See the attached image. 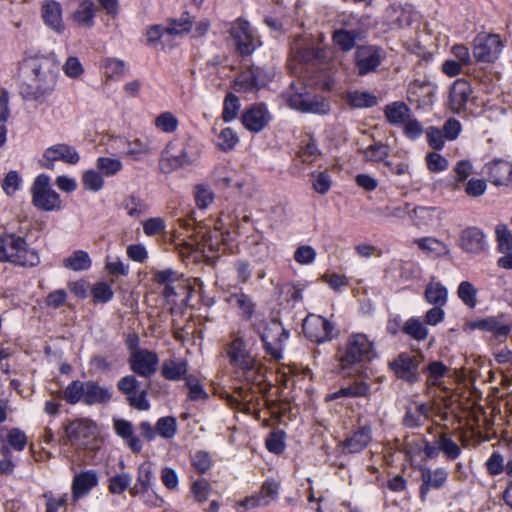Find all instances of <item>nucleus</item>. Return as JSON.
I'll return each mask as SVG.
<instances>
[{"instance_id":"nucleus-1","label":"nucleus","mask_w":512,"mask_h":512,"mask_svg":"<svg viewBox=\"0 0 512 512\" xmlns=\"http://www.w3.org/2000/svg\"><path fill=\"white\" fill-rule=\"evenodd\" d=\"M32 73L20 93L27 101L43 103L55 90L59 77V62L54 54L37 55L28 60Z\"/></svg>"},{"instance_id":"nucleus-2","label":"nucleus","mask_w":512,"mask_h":512,"mask_svg":"<svg viewBox=\"0 0 512 512\" xmlns=\"http://www.w3.org/2000/svg\"><path fill=\"white\" fill-rule=\"evenodd\" d=\"M376 357L374 343L363 333L351 334L338 350V373L343 377H368L366 364Z\"/></svg>"},{"instance_id":"nucleus-3","label":"nucleus","mask_w":512,"mask_h":512,"mask_svg":"<svg viewBox=\"0 0 512 512\" xmlns=\"http://www.w3.org/2000/svg\"><path fill=\"white\" fill-rule=\"evenodd\" d=\"M229 363L235 377L247 384L261 387L266 382V369L247 349L245 340L235 337L227 347Z\"/></svg>"},{"instance_id":"nucleus-4","label":"nucleus","mask_w":512,"mask_h":512,"mask_svg":"<svg viewBox=\"0 0 512 512\" xmlns=\"http://www.w3.org/2000/svg\"><path fill=\"white\" fill-rule=\"evenodd\" d=\"M201 155V147L193 137L171 140L162 151L159 167L165 174L193 166Z\"/></svg>"},{"instance_id":"nucleus-5","label":"nucleus","mask_w":512,"mask_h":512,"mask_svg":"<svg viewBox=\"0 0 512 512\" xmlns=\"http://www.w3.org/2000/svg\"><path fill=\"white\" fill-rule=\"evenodd\" d=\"M0 262H9L21 267H34L40 263L37 251L26 240L14 233L0 236Z\"/></svg>"},{"instance_id":"nucleus-6","label":"nucleus","mask_w":512,"mask_h":512,"mask_svg":"<svg viewBox=\"0 0 512 512\" xmlns=\"http://www.w3.org/2000/svg\"><path fill=\"white\" fill-rule=\"evenodd\" d=\"M281 97L291 109L302 113L324 115L329 112V104L311 93L302 82H292Z\"/></svg>"},{"instance_id":"nucleus-7","label":"nucleus","mask_w":512,"mask_h":512,"mask_svg":"<svg viewBox=\"0 0 512 512\" xmlns=\"http://www.w3.org/2000/svg\"><path fill=\"white\" fill-rule=\"evenodd\" d=\"M229 34L237 52L241 56H249L261 46L260 36L257 31L247 20L241 17L231 22Z\"/></svg>"},{"instance_id":"nucleus-8","label":"nucleus","mask_w":512,"mask_h":512,"mask_svg":"<svg viewBox=\"0 0 512 512\" xmlns=\"http://www.w3.org/2000/svg\"><path fill=\"white\" fill-rule=\"evenodd\" d=\"M257 332L263 342L266 353L274 360H280L283 356L284 342L287 341L289 332L275 319L259 324Z\"/></svg>"},{"instance_id":"nucleus-9","label":"nucleus","mask_w":512,"mask_h":512,"mask_svg":"<svg viewBox=\"0 0 512 512\" xmlns=\"http://www.w3.org/2000/svg\"><path fill=\"white\" fill-rule=\"evenodd\" d=\"M32 204L39 210L51 212L59 211L62 207L59 194L50 186V177L46 174L38 175L31 187Z\"/></svg>"},{"instance_id":"nucleus-10","label":"nucleus","mask_w":512,"mask_h":512,"mask_svg":"<svg viewBox=\"0 0 512 512\" xmlns=\"http://www.w3.org/2000/svg\"><path fill=\"white\" fill-rule=\"evenodd\" d=\"M423 359L424 356L421 353L411 355L408 352H401L393 361L388 363V367L397 379L409 385H414L421 380L419 366Z\"/></svg>"},{"instance_id":"nucleus-11","label":"nucleus","mask_w":512,"mask_h":512,"mask_svg":"<svg viewBox=\"0 0 512 512\" xmlns=\"http://www.w3.org/2000/svg\"><path fill=\"white\" fill-rule=\"evenodd\" d=\"M274 77V71L259 66H252L241 72L235 79L234 89L237 92L253 93L265 87Z\"/></svg>"},{"instance_id":"nucleus-12","label":"nucleus","mask_w":512,"mask_h":512,"mask_svg":"<svg viewBox=\"0 0 512 512\" xmlns=\"http://www.w3.org/2000/svg\"><path fill=\"white\" fill-rule=\"evenodd\" d=\"M474 100L471 83L465 78L456 79L449 89L447 106L453 114L468 117V104Z\"/></svg>"},{"instance_id":"nucleus-13","label":"nucleus","mask_w":512,"mask_h":512,"mask_svg":"<svg viewBox=\"0 0 512 512\" xmlns=\"http://www.w3.org/2000/svg\"><path fill=\"white\" fill-rule=\"evenodd\" d=\"M503 43L498 34L479 33L473 40V56L477 62L492 63L501 53Z\"/></svg>"},{"instance_id":"nucleus-14","label":"nucleus","mask_w":512,"mask_h":512,"mask_svg":"<svg viewBox=\"0 0 512 512\" xmlns=\"http://www.w3.org/2000/svg\"><path fill=\"white\" fill-rule=\"evenodd\" d=\"M423 452L428 459L436 458L442 453L447 460L454 461L461 455L462 450L449 433L442 432L434 441L423 440Z\"/></svg>"},{"instance_id":"nucleus-15","label":"nucleus","mask_w":512,"mask_h":512,"mask_svg":"<svg viewBox=\"0 0 512 512\" xmlns=\"http://www.w3.org/2000/svg\"><path fill=\"white\" fill-rule=\"evenodd\" d=\"M334 324L320 315L310 314L303 321L305 336L314 343H325L334 338Z\"/></svg>"},{"instance_id":"nucleus-16","label":"nucleus","mask_w":512,"mask_h":512,"mask_svg":"<svg viewBox=\"0 0 512 512\" xmlns=\"http://www.w3.org/2000/svg\"><path fill=\"white\" fill-rule=\"evenodd\" d=\"M65 435L71 445L87 448L95 439L96 425L89 419H76L66 425Z\"/></svg>"},{"instance_id":"nucleus-17","label":"nucleus","mask_w":512,"mask_h":512,"mask_svg":"<svg viewBox=\"0 0 512 512\" xmlns=\"http://www.w3.org/2000/svg\"><path fill=\"white\" fill-rule=\"evenodd\" d=\"M459 247L464 253L477 256L487 252L489 245L481 228L468 226L460 233Z\"/></svg>"},{"instance_id":"nucleus-18","label":"nucleus","mask_w":512,"mask_h":512,"mask_svg":"<svg viewBox=\"0 0 512 512\" xmlns=\"http://www.w3.org/2000/svg\"><path fill=\"white\" fill-rule=\"evenodd\" d=\"M482 172L494 186L511 187L512 185V162L506 159H492L483 166Z\"/></svg>"},{"instance_id":"nucleus-19","label":"nucleus","mask_w":512,"mask_h":512,"mask_svg":"<svg viewBox=\"0 0 512 512\" xmlns=\"http://www.w3.org/2000/svg\"><path fill=\"white\" fill-rule=\"evenodd\" d=\"M159 364V357L156 352L148 349H137L130 354V369L141 377H150L156 371Z\"/></svg>"},{"instance_id":"nucleus-20","label":"nucleus","mask_w":512,"mask_h":512,"mask_svg":"<svg viewBox=\"0 0 512 512\" xmlns=\"http://www.w3.org/2000/svg\"><path fill=\"white\" fill-rule=\"evenodd\" d=\"M79 160L80 155L74 147L67 143H57L44 150L42 155V166L47 169H52L54 162L56 161L75 165Z\"/></svg>"},{"instance_id":"nucleus-21","label":"nucleus","mask_w":512,"mask_h":512,"mask_svg":"<svg viewBox=\"0 0 512 512\" xmlns=\"http://www.w3.org/2000/svg\"><path fill=\"white\" fill-rule=\"evenodd\" d=\"M271 120L272 116L264 103L252 104L241 115L243 126L253 133L262 131Z\"/></svg>"},{"instance_id":"nucleus-22","label":"nucleus","mask_w":512,"mask_h":512,"mask_svg":"<svg viewBox=\"0 0 512 512\" xmlns=\"http://www.w3.org/2000/svg\"><path fill=\"white\" fill-rule=\"evenodd\" d=\"M99 484L98 472L94 469L76 472L71 483V497L73 502L86 497Z\"/></svg>"},{"instance_id":"nucleus-23","label":"nucleus","mask_w":512,"mask_h":512,"mask_svg":"<svg viewBox=\"0 0 512 512\" xmlns=\"http://www.w3.org/2000/svg\"><path fill=\"white\" fill-rule=\"evenodd\" d=\"M291 55L297 61L305 64H316L324 62L327 58V51L325 48H315L308 45L301 36H298L291 43Z\"/></svg>"},{"instance_id":"nucleus-24","label":"nucleus","mask_w":512,"mask_h":512,"mask_svg":"<svg viewBox=\"0 0 512 512\" xmlns=\"http://www.w3.org/2000/svg\"><path fill=\"white\" fill-rule=\"evenodd\" d=\"M436 96L435 86L429 81L414 80L407 89V99L419 108L430 106Z\"/></svg>"},{"instance_id":"nucleus-25","label":"nucleus","mask_w":512,"mask_h":512,"mask_svg":"<svg viewBox=\"0 0 512 512\" xmlns=\"http://www.w3.org/2000/svg\"><path fill=\"white\" fill-rule=\"evenodd\" d=\"M448 475V471L443 467H438L433 471L428 468L423 469L421 472L422 483L419 488L421 501H426L431 489H441L447 482Z\"/></svg>"},{"instance_id":"nucleus-26","label":"nucleus","mask_w":512,"mask_h":512,"mask_svg":"<svg viewBox=\"0 0 512 512\" xmlns=\"http://www.w3.org/2000/svg\"><path fill=\"white\" fill-rule=\"evenodd\" d=\"M380 50L375 46H360L355 53V63L360 75L374 71L380 64Z\"/></svg>"},{"instance_id":"nucleus-27","label":"nucleus","mask_w":512,"mask_h":512,"mask_svg":"<svg viewBox=\"0 0 512 512\" xmlns=\"http://www.w3.org/2000/svg\"><path fill=\"white\" fill-rule=\"evenodd\" d=\"M279 485L274 480H267L263 483L260 491L255 495L245 498L240 505L250 509L260 506H267L278 496Z\"/></svg>"},{"instance_id":"nucleus-28","label":"nucleus","mask_w":512,"mask_h":512,"mask_svg":"<svg viewBox=\"0 0 512 512\" xmlns=\"http://www.w3.org/2000/svg\"><path fill=\"white\" fill-rule=\"evenodd\" d=\"M371 440V429L367 426L361 427L342 441V452L347 454L359 453L368 446Z\"/></svg>"},{"instance_id":"nucleus-29","label":"nucleus","mask_w":512,"mask_h":512,"mask_svg":"<svg viewBox=\"0 0 512 512\" xmlns=\"http://www.w3.org/2000/svg\"><path fill=\"white\" fill-rule=\"evenodd\" d=\"M504 315L489 316L486 318L475 320L471 323V327L481 331L492 333L496 337H507L512 330L510 324L503 323L500 319Z\"/></svg>"},{"instance_id":"nucleus-30","label":"nucleus","mask_w":512,"mask_h":512,"mask_svg":"<svg viewBox=\"0 0 512 512\" xmlns=\"http://www.w3.org/2000/svg\"><path fill=\"white\" fill-rule=\"evenodd\" d=\"M162 376L169 381L186 380L188 375V361L183 358L166 359L161 367Z\"/></svg>"},{"instance_id":"nucleus-31","label":"nucleus","mask_w":512,"mask_h":512,"mask_svg":"<svg viewBox=\"0 0 512 512\" xmlns=\"http://www.w3.org/2000/svg\"><path fill=\"white\" fill-rule=\"evenodd\" d=\"M42 18L44 23L56 31L62 33L64 31V23L62 20V7L56 1H46L42 4Z\"/></svg>"},{"instance_id":"nucleus-32","label":"nucleus","mask_w":512,"mask_h":512,"mask_svg":"<svg viewBox=\"0 0 512 512\" xmlns=\"http://www.w3.org/2000/svg\"><path fill=\"white\" fill-rule=\"evenodd\" d=\"M113 429L117 436L122 438L127 446L133 452H140L142 449V442L140 439L134 434V428L131 422L125 419H113Z\"/></svg>"},{"instance_id":"nucleus-33","label":"nucleus","mask_w":512,"mask_h":512,"mask_svg":"<svg viewBox=\"0 0 512 512\" xmlns=\"http://www.w3.org/2000/svg\"><path fill=\"white\" fill-rule=\"evenodd\" d=\"M411 116V108L403 101L386 104V121L393 126L401 127Z\"/></svg>"},{"instance_id":"nucleus-34","label":"nucleus","mask_w":512,"mask_h":512,"mask_svg":"<svg viewBox=\"0 0 512 512\" xmlns=\"http://www.w3.org/2000/svg\"><path fill=\"white\" fill-rule=\"evenodd\" d=\"M86 389L85 405L105 404L112 398L111 390L108 387L101 386L97 381L88 380Z\"/></svg>"},{"instance_id":"nucleus-35","label":"nucleus","mask_w":512,"mask_h":512,"mask_svg":"<svg viewBox=\"0 0 512 512\" xmlns=\"http://www.w3.org/2000/svg\"><path fill=\"white\" fill-rule=\"evenodd\" d=\"M227 302L237 308L239 310V315L245 319L249 320L252 318L255 312V303L251 296L244 293L242 290L231 293L227 298Z\"/></svg>"},{"instance_id":"nucleus-36","label":"nucleus","mask_w":512,"mask_h":512,"mask_svg":"<svg viewBox=\"0 0 512 512\" xmlns=\"http://www.w3.org/2000/svg\"><path fill=\"white\" fill-rule=\"evenodd\" d=\"M414 243L430 257L440 258L450 253L447 244L433 237L417 238L414 240Z\"/></svg>"},{"instance_id":"nucleus-37","label":"nucleus","mask_w":512,"mask_h":512,"mask_svg":"<svg viewBox=\"0 0 512 512\" xmlns=\"http://www.w3.org/2000/svg\"><path fill=\"white\" fill-rule=\"evenodd\" d=\"M100 69L107 80H121L126 73V63L115 57H106L100 62Z\"/></svg>"},{"instance_id":"nucleus-38","label":"nucleus","mask_w":512,"mask_h":512,"mask_svg":"<svg viewBox=\"0 0 512 512\" xmlns=\"http://www.w3.org/2000/svg\"><path fill=\"white\" fill-rule=\"evenodd\" d=\"M369 387L365 382H353L348 386L341 387L335 392L326 395V401H334L340 398L364 397L368 394Z\"/></svg>"},{"instance_id":"nucleus-39","label":"nucleus","mask_w":512,"mask_h":512,"mask_svg":"<svg viewBox=\"0 0 512 512\" xmlns=\"http://www.w3.org/2000/svg\"><path fill=\"white\" fill-rule=\"evenodd\" d=\"M87 381L74 380L70 382L63 392L64 400L71 405L85 404Z\"/></svg>"},{"instance_id":"nucleus-40","label":"nucleus","mask_w":512,"mask_h":512,"mask_svg":"<svg viewBox=\"0 0 512 512\" xmlns=\"http://www.w3.org/2000/svg\"><path fill=\"white\" fill-rule=\"evenodd\" d=\"M92 261L84 250H75L69 257L63 260V266L72 271H85L91 267Z\"/></svg>"},{"instance_id":"nucleus-41","label":"nucleus","mask_w":512,"mask_h":512,"mask_svg":"<svg viewBox=\"0 0 512 512\" xmlns=\"http://www.w3.org/2000/svg\"><path fill=\"white\" fill-rule=\"evenodd\" d=\"M5 434V441L8 446L14 451L21 452L25 449L27 445V436L23 430L20 428H10L6 427L0 428V437Z\"/></svg>"},{"instance_id":"nucleus-42","label":"nucleus","mask_w":512,"mask_h":512,"mask_svg":"<svg viewBox=\"0 0 512 512\" xmlns=\"http://www.w3.org/2000/svg\"><path fill=\"white\" fill-rule=\"evenodd\" d=\"M402 332L418 342L426 340L429 333L418 317H410L403 324Z\"/></svg>"},{"instance_id":"nucleus-43","label":"nucleus","mask_w":512,"mask_h":512,"mask_svg":"<svg viewBox=\"0 0 512 512\" xmlns=\"http://www.w3.org/2000/svg\"><path fill=\"white\" fill-rule=\"evenodd\" d=\"M155 426L157 435L166 440L174 438L178 431L177 420L173 416L160 417Z\"/></svg>"},{"instance_id":"nucleus-44","label":"nucleus","mask_w":512,"mask_h":512,"mask_svg":"<svg viewBox=\"0 0 512 512\" xmlns=\"http://www.w3.org/2000/svg\"><path fill=\"white\" fill-rule=\"evenodd\" d=\"M358 35V32L355 30L339 29L333 33L332 39L341 50L347 52L355 46Z\"/></svg>"},{"instance_id":"nucleus-45","label":"nucleus","mask_w":512,"mask_h":512,"mask_svg":"<svg viewBox=\"0 0 512 512\" xmlns=\"http://www.w3.org/2000/svg\"><path fill=\"white\" fill-rule=\"evenodd\" d=\"M478 290L469 281H462L457 289L459 299L470 309H474L477 305Z\"/></svg>"},{"instance_id":"nucleus-46","label":"nucleus","mask_w":512,"mask_h":512,"mask_svg":"<svg viewBox=\"0 0 512 512\" xmlns=\"http://www.w3.org/2000/svg\"><path fill=\"white\" fill-rule=\"evenodd\" d=\"M96 167L103 176L113 177L122 170L123 164L117 158L98 157L96 160Z\"/></svg>"},{"instance_id":"nucleus-47","label":"nucleus","mask_w":512,"mask_h":512,"mask_svg":"<svg viewBox=\"0 0 512 512\" xmlns=\"http://www.w3.org/2000/svg\"><path fill=\"white\" fill-rule=\"evenodd\" d=\"M422 372L428 374V384L437 385L438 380L448 373V367L442 361L437 360L430 362L422 369Z\"/></svg>"},{"instance_id":"nucleus-48","label":"nucleus","mask_w":512,"mask_h":512,"mask_svg":"<svg viewBox=\"0 0 512 512\" xmlns=\"http://www.w3.org/2000/svg\"><path fill=\"white\" fill-rule=\"evenodd\" d=\"M497 250L500 253L512 251V233L506 224H498L495 228Z\"/></svg>"},{"instance_id":"nucleus-49","label":"nucleus","mask_w":512,"mask_h":512,"mask_svg":"<svg viewBox=\"0 0 512 512\" xmlns=\"http://www.w3.org/2000/svg\"><path fill=\"white\" fill-rule=\"evenodd\" d=\"M155 127L163 133H174L179 126L177 117L169 111L161 113L154 121Z\"/></svg>"},{"instance_id":"nucleus-50","label":"nucleus","mask_w":512,"mask_h":512,"mask_svg":"<svg viewBox=\"0 0 512 512\" xmlns=\"http://www.w3.org/2000/svg\"><path fill=\"white\" fill-rule=\"evenodd\" d=\"M94 16V7L91 1H83L73 14V18L77 23L88 27L93 25Z\"/></svg>"},{"instance_id":"nucleus-51","label":"nucleus","mask_w":512,"mask_h":512,"mask_svg":"<svg viewBox=\"0 0 512 512\" xmlns=\"http://www.w3.org/2000/svg\"><path fill=\"white\" fill-rule=\"evenodd\" d=\"M448 291L441 284L429 285L425 290L426 300L435 306H443L447 302Z\"/></svg>"},{"instance_id":"nucleus-52","label":"nucleus","mask_w":512,"mask_h":512,"mask_svg":"<svg viewBox=\"0 0 512 512\" xmlns=\"http://www.w3.org/2000/svg\"><path fill=\"white\" fill-rule=\"evenodd\" d=\"M240 110L239 98L233 93H228L224 99L222 119L224 122L229 123L233 121Z\"/></svg>"},{"instance_id":"nucleus-53","label":"nucleus","mask_w":512,"mask_h":512,"mask_svg":"<svg viewBox=\"0 0 512 512\" xmlns=\"http://www.w3.org/2000/svg\"><path fill=\"white\" fill-rule=\"evenodd\" d=\"M125 153L133 160H141L143 156L151 153V147L147 141L137 138L133 141H127V150Z\"/></svg>"},{"instance_id":"nucleus-54","label":"nucleus","mask_w":512,"mask_h":512,"mask_svg":"<svg viewBox=\"0 0 512 512\" xmlns=\"http://www.w3.org/2000/svg\"><path fill=\"white\" fill-rule=\"evenodd\" d=\"M82 184L85 189L98 192L104 187L103 175L100 171L87 170L83 173Z\"/></svg>"},{"instance_id":"nucleus-55","label":"nucleus","mask_w":512,"mask_h":512,"mask_svg":"<svg viewBox=\"0 0 512 512\" xmlns=\"http://www.w3.org/2000/svg\"><path fill=\"white\" fill-rule=\"evenodd\" d=\"M348 102L355 108H368L374 106L377 100L371 93L355 91L348 94Z\"/></svg>"},{"instance_id":"nucleus-56","label":"nucleus","mask_w":512,"mask_h":512,"mask_svg":"<svg viewBox=\"0 0 512 512\" xmlns=\"http://www.w3.org/2000/svg\"><path fill=\"white\" fill-rule=\"evenodd\" d=\"M485 469L488 475L497 476L501 473H506V464L504 458L498 451H493L485 462Z\"/></svg>"},{"instance_id":"nucleus-57","label":"nucleus","mask_w":512,"mask_h":512,"mask_svg":"<svg viewBox=\"0 0 512 512\" xmlns=\"http://www.w3.org/2000/svg\"><path fill=\"white\" fill-rule=\"evenodd\" d=\"M237 133L230 127L223 129L217 138V147L222 151L232 150L238 143Z\"/></svg>"},{"instance_id":"nucleus-58","label":"nucleus","mask_w":512,"mask_h":512,"mask_svg":"<svg viewBox=\"0 0 512 512\" xmlns=\"http://www.w3.org/2000/svg\"><path fill=\"white\" fill-rule=\"evenodd\" d=\"M131 480L128 473L114 475L108 480V490L112 494H121L130 486Z\"/></svg>"},{"instance_id":"nucleus-59","label":"nucleus","mask_w":512,"mask_h":512,"mask_svg":"<svg viewBox=\"0 0 512 512\" xmlns=\"http://www.w3.org/2000/svg\"><path fill=\"white\" fill-rule=\"evenodd\" d=\"M123 207L131 217L138 218L147 210L146 204L137 196L130 195L124 202Z\"/></svg>"},{"instance_id":"nucleus-60","label":"nucleus","mask_w":512,"mask_h":512,"mask_svg":"<svg viewBox=\"0 0 512 512\" xmlns=\"http://www.w3.org/2000/svg\"><path fill=\"white\" fill-rule=\"evenodd\" d=\"M425 134L429 147L436 151L442 150L444 148L446 138L442 129L435 126H429L425 129Z\"/></svg>"},{"instance_id":"nucleus-61","label":"nucleus","mask_w":512,"mask_h":512,"mask_svg":"<svg viewBox=\"0 0 512 512\" xmlns=\"http://www.w3.org/2000/svg\"><path fill=\"white\" fill-rule=\"evenodd\" d=\"M185 384L189 389V399L192 401H198V400H205L208 398V394L203 388L200 381L193 375H189L186 380Z\"/></svg>"},{"instance_id":"nucleus-62","label":"nucleus","mask_w":512,"mask_h":512,"mask_svg":"<svg viewBox=\"0 0 512 512\" xmlns=\"http://www.w3.org/2000/svg\"><path fill=\"white\" fill-rule=\"evenodd\" d=\"M105 269L112 276L126 277L129 274V264L124 263L119 257L112 258L108 256L105 262Z\"/></svg>"},{"instance_id":"nucleus-63","label":"nucleus","mask_w":512,"mask_h":512,"mask_svg":"<svg viewBox=\"0 0 512 512\" xmlns=\"http://www.w3.org/2000/svg\"><path fill=\"white\" fill-rule=\"evenodd\" d=\"M91 294L96 303H107L114 296L111 286L106 282L96 283L91 290Z\"/></svg>"},{"instance_id":"nucleus-64","label":"nucleus","mask_w":512,"mask_h":512,"mask_svg":"<svg viewBox=\"0 0 512 512\" xmlns=\"http://www.w3.org/2000/svg\"><path fill=\"white\" fill-rule=\"evenodd\" d=\"M403 135L412 141L419 139L425 130L422 124L413 115L401 126Z\"/></svg>"}]
</instances>
